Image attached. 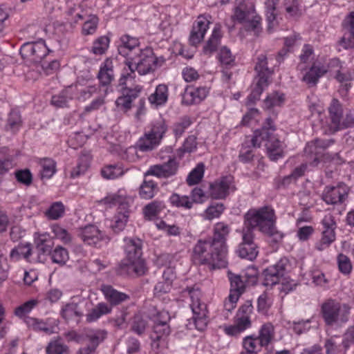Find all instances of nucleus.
Here are the masks:
<instances>
[{"label":"nucleus","instance_id":"1","mask_svg":"<svg viewBox=\"0 0 354 354\" xmlns=\"http://www.w3.org/2000/svg\"><path fill=\"white\" fill-rule=\"evenodd\" d=\"M244 218L246 228H250L252 231L257 229L275 243L282 240L283 234L277 229V217L271 207L251 209L245 214Z\"/></svg>","mask_w":354,"mask_h":354},{"label":"nucleus","instance_id":"2","mask_svg":"<svg viewBox=\"0 0 354 354\" xmlns=\"http://www.w3.org/2000/svg\"><path fill=\"white\" fill-rule=\"evenodd\" d=\"M165 62L162 57H156L151 48H145L139 53H136L134 56H131V59L127 62L129 72L122 73L119 80L120 85L126 84L128 79L134 78V72L137 71L140 75H146L160 66Z\"/></svg>","mask_w":354,"mask_h":354},{"label":"nucleus","instance_id":"3","mask_svg":"<svg viewBox=\"0 0 354 354\" xmlns=\"http://www.w3.org/2000/svg\"><path fill=\"white\" fill-rule=\"evenodd\" d=\"M126 258L118 265L117 272L119 274H132L138 276L145 273L146 267L142 256V241L138 238L124 239Z\"/></svg>","mask_w":354,"mask_h":354},{"label":"nucleus","instance_id":"4","mask_svg":"<svg viewBox=\"0 0 354 354\" xmlns=\"http://www.w3.org/2000/svg\"><path fill=\"white\" fill-rule=\"evenodd\" d=\"M275 126L270 118L266 120L263 127L254 132L251 140L254 147H260L261 142L266 141L267 154L271 160L275 161L283 156V149L281 142L275 136Z\"/></svg>","mask_w":354,"mask_h":354},{"label":"nucleus","instance_id":"5","mask_svg":"<svg viewBox=\"0 0 354 354\" xmlns=\"http://www.w3.org/2000/svg\"><path fill=\"white\" fill-rule=\"evenodd\" d=\"M192 258L196 263L207 264L212 269L225 268L227 263L226 256L214 250L210 239L197 241L193 248Z\"/></svg>","mask_w":354,"mask_h":354},{"label":"nucleus","instance_id":"6","mask_svg":"<svg viewBox=\"0 0 354 354\" xmlns=\"http://www.w3.org/2000/svg\"><path fill=\"white\" fill-rule=\"evenodd\" d=\"M233 18L240 23H245L247 28L257 35L261 30V19L256 13L254 3L249 0H236Z\"/></svg>","mask_w":354,"mask_h":354},{"label":"nucleus","instance_id":"7","mask_svg":"<svg viewBox=\"0 0 354 354\" xmlns=\"http://www.w3.org/2000/svg\"><path fill=\"white\" fill-rule=\"evenodd\" d=\"M321 311L326 324L333 326L348 321L350 308L347 305L341 304L334 299H328L322 304Z\"/></svg>","mask_w":354,"mask_h":354},{"label":"nucleus","instance_id":"8","mask_svg":"<svg viewBox=\"0 0 354 354\" xmlns=\"http://www.w3.org/2000/svg\"><path fill=\"white\" fill-rule=\"evenodd\" d=\"M150 318L153 322V333L151 335L152 346L158 348L162 342H165L166 338L171 333L168 324L170 315L166 310L157 311L154 309V313L151 314Z\"/></svg>","mask_w":354,"mask_h":354},{"label":"nucleus","instance_id":"9","mask_svg":"<svg viewBox=\"0 0 354 354\" xmlns=\"http://www.w3.org/2000/svg\"><path fill=\"white\" fill-rule=\"evenodd\" d=\"M166 131L167 126L163 122H156L151 129L138 140L137 147L143 152L153 150L160 144Z\"/></svg>","mask_w":354,"mask_h":354},{"label":"nucleus","instance_id":"10","mask_svg":"<svg viewBox=\"0 0 354 354\" xmlns=\"http://www.w3.org/2000/svg\"><path fill=\"white\" fill-rule=\"evenodd\" d=\"M188 292L192 301L190 306L193 313L194 324L197 330H203L208 322L207 306L201 301V293L198 289L189 288Z\"/></svg>","mask_w":354,"mask_h":354},{"label":"nucleus","instance_id":"11","mask_svg":"<svg viewBox=\"0 0 354 354\" xmlns=\"http://www.w3.org/2000/svg\"><path fill=\"white\" fill-rule=\"evenodd\" d=\"M252 312L253 306L252 302L250 301H245L236 313L234 324L225 328V333L229 335L235 336L249 328L252 325L250 318Z\"/></svg>","mask_w":354,"mask_h":354},{"label":"nucleus","instance_id":"12","mask_svg":"<svg viewBox=\"0 0 354 354\" xmlns=\"http://www.w3.org/2000/svg\"><path fill=\"white\" fill-rule=\"evenodd\" d=\"M350 188L344 183L335 186H326L322 194V200L328 205L343 203L348 198Z\"/></svg>","mask_w":354,"mask_h":354},{"label":"nucleus","instance_id":"13","mask_svg":"<svg viewBox=\"0 0 354 354\" xmlns=\"http://www.w3.org/2000/svg\"><path fill=\"white\" fill-rule=\"evenodd\" d=\"M78 236L85 244L95 247H100L102 242L107 243L110 240L109 236L94 225H88L80 228Z\"/></svg>","mask_w":354,"mask_h":354},{"label":"nucleus","instance_id":"14","mask_svg":"<svg viewBox=\"0 0 354 354\" xmlns=\"http://www.w3.org/2000/svg\"><path fill=\"white\" fill-rule=\"evenodd\" d=\"M239 256L243 259L252 261L258 254L257 246L254 242V233L250 228H244L242 233V242L236 250Z\"/></svg>","mask_w":354,"mask_h":354},{"label":"nucleus","instance_id":"15","mask_svg":"<svg viewBox=\"0 0 354 354\" xmlns=\"http://www.w3.org/2000/svg\"><path fill=\"white\" fill-rule=\"evenodd\" d=\"M178 167L179 163L176 159L175 158H169L165 162L151 166L146 175H151L161 178H168L177 174Z\"/></svg>","mask_w":354,"mask_h":354},{"label":"nucleus","instance_id":"16","mask_svg":"<svg viewBox=\"0 0 354 354\" xmlns=\"http://www.w3.org/2000/svg\"><path fill=\"white\" fill-rule=\"evenodd\" d=\"M230 232V227L223 222H218L214 225L213 236L210 241L214 246V250L227 254V239Z\"/></svg>","mask_w":354,"mask_h":354},{"label":"nucleus","instance_id":"17","mask_svg":"<svg viewBox=\"0 0 354 354\" xmlns=\"http://www.w3.org/2000/svg\"><path fill=\"white\" fill-rule=\"evenodd\" d=\"M47 52L48 48L41 39L24 42V57L28 58L31 62H40L46 55Z\"/></svg>","mask_w":354,"mask_h":354},{"label":"nucleus","instance_id":"18","mask_svg":"<svg viewBox=\"0 0 354 354\" xmlns=\"http://www.w3.org/2000/svg\"><path fill=\"white\" fill-rule=\"evenodd\" d=\"M232 177L223 176L209 185V195L213 199H224L230 194L232 188Z\"/></svg>","mask_w":354,"mask_h":354},{"label":"nucleus","instance_id":"19","mask_svg":"<svg viewBox=\"0 0 354 354\" xmlns=\"http://www.w3.org/2000/svg\"><path fill=\"white\" fill-rule=\"evenodd\" d=\"M211 16L208 15H199L195 21L189 35V43L192 46H196L204 38L205 32L211 24Z\"/></svg>","mask_w":354,"mask_h":354},{"label":"nucleus","instance_id":"20","mask_svg":"<svg viewBox=\"0 0 354 354\" xmlns=\"http://www.w3.org/2000/svg\"><path fill=\"white\" fill-rule=\"evenodd\" d=\"M333 143L334 140L333 139H316L314 141L308 142L304 149V153L310 158L313 159L310 165L314 167L317 166L319 163V156L322 151Z\"/></svg>","mask_w":354,"mask_h":354},{"label":"nucleus","instance_id":"21","mask_svg":"<svg viewBox=\"0 0 354 354\" xmlns=\"http://www.w3.org/2000/svg\"><path fill=\"white\" fill-rule=\"evenodd\" d=\"M286 262V259H281L276 264L268 267L263 271L264 286H272L279 283L281 278L284 274Z\"/></svg>","mask_w":354,"mask_h":354},{"label":"nucleus","instance_id":"22","mask_svg":"<svg viewBox=\"0 0 354 354\" xmlns=\"http://www.w3.org/2000/svg\"><path fill=\"white\" fill-rule=\"evenodd\" d=\"M141 91L142 87L140 86H136L133 88H123L122 95L118 97L115 101L117 107L124 112L130 110L132 102L138 97Z\"/></svg>","mask_w":354,"mask_h":354},{"label":"nucleus","instance_id":"23","mask_svg":"<svg viewBox=\"0 0 354 354\" xmlns=\"http://www.w3.org/2000/svg\"><path fill=\"white\" fill-rule=\"evenodd\" d=\"M120 41L121 44L118 46V52L121 55L126 57L127 61L131 59V56H134L136 53L141 50L138 48V39L136 37L126 35L121 37Z\"/></svg>","mask_w":354,"mask_h":354},{"label":"nucleus","instance_id":"24","mask_svg":"<svg viewBox=\"0 0 354 354\" xmlns=\"http://www.w3.org/2000/svg\"><path fill=\"white\" fill-rule=\"evenodd\" d=\"M100 86H108L115 79L113 60L106 58L100 65L97 75Z\"/></svg>","mask_w":354,"mask_h":354},{"label":"nucleus","instance_id":"25","mask_svg":"<svg viewBox=\"0 0 354 354\" xmlns=\"http://www.w3.org/2000/svg\"><path fill=\"white\" fill-rule=\"evenodd\" d=\"M101 290L111 307L120 305L130 298L127 294L117 290L110 285L102 286Z\"/></svg>","mask_w":354,"mask_h":354},{"label":"nucleus","instance_id":"26","mask_svg":"<svg viewBox=\"0 0 354 354\" xmlns=\"http://www.w3.org/2000/svg\"><path fill=\"white\" fill-rule=\"evenodd\" d=\"M268 59L271 60V57H268L264 54H261L257 57L254 69L257 73L259 80H260L261 84L268 81L274 72L273 68L268 66Z\"/></svg>","mask_w":354,"mask_h":354},{"label":"nucleus","instance_id":"27","mask_svg":"<svg viewBox=\"0 0 354 354\" xmlns=\"http://www.w3.org/2000/svg\"><path fill=\"white\" fill-rule=\"evenodd\" d=\"M329 117L330 119V128L333 131L339 130L340 122L342 119V108L337 99H333L328 107Z\"/></svg>","mask_w":354,"mask_h":354},{"label":"nucleus","instance_id":"28","mask_svg":"<svg viewBox=\"0 0 354 354\" xmlns=\"http://www.w3.org/2000/svg\"><path fill=\"white\" fill-rule=\"evenodd\" d=\"M106 334L104 330L88 329L85 330L84 336V339L88 342L87 346L95 350L98 345L105 339Z\"/></svg>","mask_w":354,"mask_h":354},{"label":"nucleus","instance_id":"29","mask_svg":"<svg viewBox=\"0 0 354 354\" xmlns=\"http://www.w3.org/2000/svg\"><path fill=\"white\" fill-rule=\"evenodd\" d=\"M24 322L29 329L35 331H42L46 334L53 333V327L49 326L46 322L36 318L24 315Z\"/></svg>","mask_w":354,"mask_h":354},{"label":"nucleus","instance_id":"30","mask_svg":"<svg viewBox=\"0 0 354 354\" xmlns=\"http://www.w3.org/2000/svg\"><path fill=\"white\" fill-rule=\"evenodd\" d=\"M227 277L230 281V294H236L238 297H240L245 291V288L247 286L242 276L235 274L232 273L231 271H228Z\"/></svg>","mask_w":354,"mask_h":354},{"label":"nucleus","instance_id":"31","mask_svg":"<svg viewBox=\"0 0 354 354\" xmlns=\"http://www.w3.org/2000/svg\"><path fill=\"white\" fill-rule=\"evenodd\" d=\"M168 99V88L165 84H159L156 91L149 97V102L156 106L165 104Z\"/></svg>","mask_w":354,"mask_h":354},{"label":"nucleus","instance_id":"32","mask_svg":"<svg viewBox=\"0 0 354 354\" xmlns=\"http://www.w3.org/2000/svg\"><path fill=\"white\" fill-rule=\"evenodd\" d=\"M39 164L41 167L40 176L42 180L50 179L56 173V162L53 159L41 158Z\"/></svg>","mask_w":354,"mask_h":354},{"label":"nucleus","instance_id":"33","mask_svg":"<svg viewBox=\"0 0 354 354\" xmlns=\"http://www.w3.org/2000/svg\"><path fill=\"white\" fill-rule=\"evenodd\" d=\"M274 337V326L271 323H266L261 326L259 331L257 339L260 346H267Z\"/></svg>","mask_w":354,"mask_h":354},{"label":"nucleus","instance_id":"34","mask_svg":"<svg viewBox=\"0 0 354 354\" xmlns=\"http://www.w3.org/2000/svg\"><path fill=\"white\" fill-rule=\"evenodd\" d=\"M91 156L88 152L83 151L79 157L77 166L72 170L71 176L76 178L85 173L89 167Z\"/></svg>","mask_w":354,"mask_h":354},{"label":"nucleus","instance_id":"35","mask_svg":"<svg viewBox=\"0 0 354 354\" xmlns=\"http://www.w3.org/2000/svg\"><path fill=\"white\" fill-rule=\"evenodd\" d=\"M112 308L104 302L97 304L91 311L86 315V321L88 322H93L97 321L102 315L111 313Z\"/></svg>","mask_w":354,"mask_h":354},{"label":"nucleus","instance_id":"36","mask_svg":"<svg viewBox=\"0 0 354 354\" xmlns=\"http://www.w3.org/2000/svg\"><path fill=\"white\" fill-rule=\"evenodd\" d=\"M221 37V28L219 26H216L212 31L211 37L203 47V53L206 55H210L216 51L220 44Z\"/></svg>","mask_w":354,"mask_h":354},{"label":"nucleus","instance_id":"37","mask_svg":"<svg viewBox=\"0 0 354 354\" xmlns=\"http://www.w3.org/2000/svg\"><path fill=\"white\" fill-rule=\"evenodd\" d=\"M324 66L313 64L310 70L304 75L302 80L309 85H315L322 75L326 73Z\"/></svg>","mask_w":354,"mask_h":354},{"label":"nucleus","instance_id":"38","mask_svg":"<svg viewBox=\"0 0 354 354\" xmlns=\"http://www.w3.org/2000/svg\"><path fill=\"white\" fill-rule=\"evenodd\" d=\"M61 315L66 320H71L73 319H79L83 315L82 312L80 310L79 306L75 303H69L66 304L61 310Z\"/></svg>","mask_w":354,"mask_h":354},{"label":"nucleus","instance_id":"39","mask_svg":"<svg viewBox=\"0 0 354 354\" xmlns=\"http://www.w3.org/2000/svg\"><path fill=\"white\" fill-rule=\"evenodd\" d=\"M164 208L162 202L154 201L145 206L143 213L146 218L151 220L157 216Z\"/></svg>","mask_w":354,"mask_h":354},{"label":"nucleus","instance_id":"40","mask_svg":"<svg viewBox=\"0 0 354 354\" xmlns=\"http://www.w3.org/2000/svg\"><path fill=\"white\" fill-rule=\"evenodd\" d=\"M277 0H267L265 2L266 17L268 23V30L272 29L278 24L275 13V5Z\"/></svg>","mask_w":354,"mask_h":354},{"label":"nucleus","instance_id":"41","mask_svg":"<svg viewBox=\"0 0 354 354\" xmlns=\"http://www.w3.org/2000/svg\"><path fill=\"white\" fill-rule=\"evenodd\" d=\"M225 207L222 203H214L211 204L205 211L203 217L206 220H212L219 218L224 212Z\"/></svg>","mask_w":354,"mask_h":354},{"label":"nucleus","instance_id":"42","mask_svg":"<svg viewBox=\"0 0 354 354\" xmlns=\"http://www.w3.org/2000/svg\"><path fill=\"white\" fill-rule=\"evenodd\" d=\"M65 207L64 204L60 202H55L46 211L45 215L48 219L57 220L64 214Z\"/></svg>","mask_w":354,"mask_h":354},{"label":"nucleus","instance_id":"43","mask_svg":"<svg viewBox=\"0 0 354 354\" xmlns=\"http://www.w3.org/2000/svg\"><path fill=\"white\" fill-rule=\"evenodd\" d=\"M50 254L53 262L59 265H64L69 259L67 250L62 246L56 247Z\"/></svg>","mask_w":354,"mask_h":354},{"label":"nucleus","instance_id":"44","mask_svg":"<svg viewBox=\"0 0 354 354\" xmlns=\"http://www.w3.org/2000/svg\"><path fill=\"white\" fill-rule=\"evenodd\" d=\"M243 346L245 351L257 354L263 346H260L257 337L254 335L247 336L243 338Z\"/></svg>","mask_w":354,"mask_h":354},{"label":"nucleus","instance_id":"45","mask_svg":"<svg viewBox=\"0 0 354 354\" xmlns=\"http://www.w3.org/2000/svg\"><path fill=\"white\" fill-rule=\"evenodd\" d=\"M285 100L284 95L279 92L269 94L264 100V106L269 109L274 106H281Z\"/></svg>","mask_w":354,"mask_h":354},{"label":"nucleus","instance_id":"46","mask_svg":"<svg viewBox=\"0 0 354 354\" xmlns=\"http://www.w3.org/2000/svg\"><path fill=\"white\" fill-rule=\"evenodd\" d=\"M192 120L187 115H184L176 122L173 127V132L176 138L180 137L185 130L191 125Z\"/></svg>","mask_w":354,"mask_h":354},{"label":"nucleus","instance_id":"47","mask_svg":"<svg viewBox=\"0 0 354 354\" xmlns=\"http://www.w3.org/2000/svg\"><path fill=\"white\" fill-rule=\"evenodd\" d=\"M169 201L173 206L177 207H183L187 209H189L192 207V201H191L187 196L173 194L169 198Z\"/></svg>","mask_w":354,"mask_h":354},{"label":"nucleus","instance_id":"48","mask_svg":"<svg viewBox=\"0 0 354 354\" xmlns=\"http://www.w3.org/2000/svg\"><path fill=\"white\" fill-rule=\"evenodd\" d=\"M204 174V165L203 163L198 164L197 166L189 174L187 178V183L189 185L198 184Z\"/></svg>","mask_w":354,"mask_h":354},{"label":"nucleus","instance_id":"49","mask_svg":"<svg viewBox=\"0 0 354 354\" xmlns=\"http://www.w3.org/2000/svg\"><path fill=\"white\" fill-rule=\"evenodd\" d=\"M109 38L102 36L95 39L93 42L91 51L95 55H102L107 50L109 45Z\"/></svg>","mask_w":354,"mask_h":354},{"label":"nucleus","instance_id":"50","mask_svg":"<svg viewBox=\"0 0 354 354\" xmlns=\"http://www.w3.org/2000/svg\"><path fill=\"white\" fill-rule=\"evenodd\" d=\"M128 218V212H124L123 213L118 212V214L115 216L114 223L111 225L113 230L116 233L121 232L126 226Z\"/></svg>","mask_w":354,"mask_h":354},{"label":"nucleus","instance_id":"51","mask_svg":"<svg viewBox=\"0 0 354 354\" xmlns=\"http://www.w3.org/2000/svg\"><path fill=\"white\" fill-rule=\"evenodd\" d=\"M156 184L152 180L144 181L140 188V195L144 199H150L154 196Z\"/></svg>","mask_w":354,"mask_h":354},{"label":"nucleus","instance_id":"52","mask_svg":"<svg viewBox=\"0 0 354 354\" xmlns=\"http://www.w3.org/2000/svg\"><path fill=\"white\" fill-rule=\"evenodd\" d=\"M147 326L148 323L145 319L140 315L134 316L131 325V329L134 333L138 335H142L145 333Z\"/></svg>","mask_w":354,"mask_h":354},{"label":"nucleus","instance_id":"53","mask_svg":"<svg viewBox=\"0 0 354 354\" xmlns=\"http://www.w3.org/2000/svg\"><path fill=\"white\" fill-rule=\"evenodd\" d=\"M21 115L19 111H12L10 113L8 124L6 126L7 131L10 130L13 132L18 131L20 127Z\"/></svg>","mask_w":354,"mask_h":354},{"label":"nucleus","instance_id":"54","mask_svg":"<svg viewBox=\"0 0 354 354\" xmlns=\"http://www.w3.org/2000/svg\"><path fill=\"white\" fill-rule=\"evenodd\" d=\"M123 174V170L118 165H108L102 169V175L107 179H113Z\"/></svg>","mask_w":354,"mask_h":354},{"label":"nucleus","instance_id":"55","mask_svg":"<svg viewBox=\"0 0 354 354\" xmlns=\"http://www.w3.org/2000/svg\"><path fill=\"white\" fill-rule=\"evenodd\" d=\"M67 351L68 346L59 340L50 342L46 348L47 354H64Z\"/></svg>","mask_w":354,"mask_h":354},{"label":"nucleus","instance_id":"56","mask_svg":"<svg viewBox=\"0 0 354 354\" xmlns=\"http://www.w3.org/2000/svg\"><path fill=\"white\" fill-rule=\"evenodd\" d=\"M337 261L338 268L342 273L348 274L351 272L352 265L350 259L347 256L339 254L337 256Z\"/></svg>","mask_w":354,"mask_h":354},{"label":"nucleus","instance_id":"57","mask_svg":"<svg viewBox=\"0 0 354 354\" xmlns=\"http://www.w3.org/2000/svg\"><path fill=\"white\" fill-rule=\"evenodd\" d=\"M258 270L254 266H249L242 276L247 286L255 285L257 282Z\"/></svg>","mask_w":354,"mask_h":354},{"label":"nucleus","instance_id":"58","mask_svg":"<svg viewBox=\"0 0 354 354\" xmlns=\"http://www.w3.org/2000/svg\"><path fill=\"white\" fill-rule=\"evenodd\" d=\"M52 230L55 236L60 239L64 243L68 244L71 243L72 236L66 230L58 225H53Z\"/></svg>","mask_w":354,"mask_h":354},{"label":"nucleus","instance_id":"59","mask_svg":"<svg viewBox=\"0 0 354 354\" xmlns=\"http://www.w3.org/2000/svg\"><path fill=\"white\" fill-rule=\"evenodd\" d=\"M218 59L223 65L232 66L234 64V57L231 50L225 46L221 48Z\"/></svg>","mask_w":354,"mask_h":354},{"label":"nucleus","instance_id":"60","mask_svg":"<svg viewBox=\"0 0 354 354\" xmlns=\"http://www.w3.org/2000/svg\"><path fill=\"white\" fill-rule=\"evenodd\" d=\"M335 78L338 82L342 83L340 91L346 92L351 87V84H349V82L352 79L351 73L349 72L342 73L337 70Z\"/></svg>","mask_w":354,"mask_h":354},{"label":"nucleus","instance_id":"61","mask_svg":"<svg viewBox=\"0 0 354 354\" xmlns=\"http://www.w3.org/2000/svg\"><path fill=\"white\" fill-rule=\"evenodd\" d=\"M269 84L268 81H266L265 83L261 84L260 80H258L255 88L252 91L250 95L248 96V100L250 102H255L257 100H259L260 98V95L262 92Z\"/></svg>","mask_w":354,"mask_h":354},{"label":"nucleus","instance_id":"62","mask_svg":"<svg viewBox=\"0 0 354 354\" xmlns=\"http://www.w3.org/2000/svg\"><path fill=\"white\" fill-rule=\"evenodd\" d=\"M310 319H301L297 322H292V329L297 335H301L303 333L307 332L310 328Z\"/></svg>","mask_w":354,"mask_h":354},{"label":"nucleus","instance_id":"63","mask_svg":"<svg viewBox=\"0 0 354 354\" xmlns=\"http://www.w3.org/2000/svg\"><path fill=\"white\" fill-rule=\"evenodd\" d=\"M46 234H41L37 240V246L42 250L43 253H51L53 242L51 240H48Z\"/></svg>","mask_w":354,"mask_h":354},{"label":"nucleus","instance_id":"64","mask_svg":"<svg viewBox=\"0 0 354 354\" xmlns=\"http://www.w3.org/2000/svg\"><path fill=\"white\" fill-rule=\"evenodd\" d=\"M69 97L66 95V92L63 91L58 95L52 97L51 103L56 107L63 108L67 106Z\"/></svg>","mask_w":354,"mask_h":354}]
</instances>
